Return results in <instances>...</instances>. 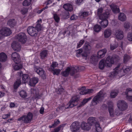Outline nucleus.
Returning <instances> with one entry per match:
<instances>
[{
	"mask_svg": "<svg viewBox=\"0 0 132 132\" xmlns=\"http://www.w3.org/2000/svg\"><path fill=\"white\" fill-rule=\"evenodd\" d=\"M7 58V55L5 53L3 52L0 53V61L2 62H5Z\"/></svg>",
	"mask_w": 132,
	"mask_h": 132,
	"instance_id": "c756f323",
	"label": "nucleus"
},
{
	"mask_svg": "<svg viewBox=\"0 0 132 132\" xmlns=\"http://www.w3.org/2000/svg\"><path fill=\"white\" fill-rule=\"evenodd\" d=\"M60 123V122L59 119H57L54 121V123L52 125L49 126V128H54L57 126Z\"/></svg>",
	"mask_w": 132,
	"mask_h": 132,
	"instance_id": "79ce46f5",
	"label": "nucleus"
},
{
	"mask_svg": "<svg viewBox=\"0 0 132 132\" xmlns=\"http://www.w3.org/2000/svg\"><path fill=\"white\" fill-rule=\"evenodd\" d=\"M10 116V113L7 114H3L2 116V119H5L7 118L8 117Z\"/></svg>",
	"mask_w": 132,
	"mask_h": 132,
	"instance_id": "e2e57ef3",
	"label": "nucleus"
},
{
	"mask_svg": "<svg viewBox=\"0 0 132 132\" xmlns=\"http://www.w3.org/2000/svg\"><path fill=\"white\" fill-rule=\"evenodd\" d=\"M39 79L37 77L32 78L30 79V81L28 82H29L30 85L32 86H34L38 82Z\"/></svg>",
	"mask_w": 132,
	"mask_h": 132,
	"instance_id": "4be33fe9",
	"label": "nucleus"
},
{
	"mask_svg": "<svg viewBox=\"0 0 132 132\" xmlns=\"http://www.w3.org/2000/svg\"><path fill=\"white\" fill-rule=\"evenodd\" d=\"M91 49V47L89 43L87 42H86L83 46V50L87 54L88 56V54L90 53Z\"/></svg>",
	"mask_w": 132,
	"mask_h": 132,
	"instance_id": "4468645a",
	"label": "nucleus"
},
{
	"mask_svg": "<svg viewBox=\"0 0 132 132\" xmlns=\"http://www.w3.org/2000/svg\"><path fill=\"white\" fill-rule=\"evenodd\" d=\"M77 71V70L73 66L68 67L64 71H62L61 73V75L63 76L67 77L70 74V76H73Z\"/></svg>",
	"mask_w": 132,
	"mask_h": 132,
	"instance_id": "f03ea898",
	"label": "nucleus"
},
{
	"mask_svg": "<svg viewBox=\"0 0 132 132\" xmlns=\"http://www.w3.org/2000/svg\"><path fill=\"white\" fill-rule=\"evenodd\" d=\"M30 78L27 74H24L22 75V80L23 83L28 82L30 81Z\"/></svg>",
	"mask_w": 132,
	"mask_h": 132,
	"instance_id": "7c9ffc66",
	"label": "nucleus"
},
{
	"mask_svg": "<svg viewBox=\"0 0 132 132\" xmlns=\"http://www.w3.org/2000/svg\"><path fill=\"white\" fill-rule=\"evenodd\" d=\"M64 90V89L62 86L60 85L57 89L56 90V91L58 94H62Z\"/></svg>",
	"mask_w": 132,
	"mask_h": 132,
	"instance_id": "58836bf2",
	"label": "nucleus"
},
{
	"mask_svg": "<svg viewBox=\"0 0 132 132\" xmlns=\"http://www.w3.org/2000/svg\"><path fill=\"white\" fill-rule=\"evenodd\" d=\"M62 127V125H60L57 127L55 128L54 130L51 131V132H59Z\"/></svg>",
	"mask_w": 132,
	"mask_h": 132,
	"instance_id": "bf43d9fd",
	"label": "nucleus"
},
{
	"mask_svg": "<svg viewBox=\"0 0 132 132\" xmlns=\"http://www.w3.org/2000/svg\"><path fill=\"white\" fill-rule=\"evenodd\" d=\"M16 64V65H15L14 67V69L15 70H18L20 69H21L22 68V64Z\"/></svg>",
	"mask_w": 132,
	"mask_h": 132,
	"instance_id": "de8ad7c7",
	"label": "nucleus"
},
{
	"mask_svg": "<svg viewBox=\"0 0 132 132\" xmlns=\"http://www.w3.org/2000/svg\"><path fill=\"white\" fill-rule=\"evenodd\" d=\"M15 38L22 44H25L27 39L26 34H19L15 36Z\"/></svg>",
	"mask_w": 132,
	"mask_h": 132,
	"instance_id": "423d86ee",
	"label": "nucleus"
},
{
	"mask_svg": "<svg viewBox=\"0 0 132 132\" xmlns=\"http://www.w3.org/2000/svg\"><path fill=\"white\" fill-rule=\"evenodd\" d=\"M80 126L78 122H73L70 126L71 130L73 132H76L78 130Z\"/></svg>",
	"mask_w": 132,
	"mask_h": 132,
	"instance_id": "ddd939ff",
	"label": "nucleus"
},
{
	"mask_svg": "<svg viewBox=\"0 0 132 132\" xmlns=\"http://www.w3.org/2000/svg\"><path fill=\"white\" fill-rule=\"evenodd\" d=\"M120 66V64H118L117 67L113 69V72H111L110 73V77H112L116 76L117 75L119 71V69Z\"/></svg>",
	"mask_w": 132,
	"mask_h": 132,
	"instance_id": "412c9836",
	"label": "nucleus"
},
{
	"mask_svg": "<svg viewBox=\"0 0 132 132\" xmlns=\"http://www.w3.org/2000/svg\"><path fill=\"white\" fill-rule=\"evenodd\" d=\"M106 51V49L105 48L101 50L98 51L97 55L98 58H101L105 56Z\"/></svg>",
	"mask_w": 132,
	"mask_h": 132,
	"instance_id": "dca6fc26",
	"label": "nucleus"
},
{
	"mask_svg": "<svg viewBox=\"0 0 132 132\" xmlns=\"http://www.w3.org/2000/svg\"><path fill=\"white\" fill-rule=\"evenodd\" d=\"M11 34H0V39H2L3 38V37L5 36H9Z\"/></svg>",
	"mask_w": 132,
	"mask_h": 132,
	"instance_id": "680f3d73",
	"label": "nucleus"
},
{
	"mask_svg": "<svg viewBox=\"0 0 132 132\" xmlns=\"http://www.w3.org/2000/svg\"><path fill=\"white\" fill-rule=\"evenodd\" d=\"M86 90L87 94L92 93L93 91V90L92 89H86Z\"/></svg>",
	"mask_w": 132,
	"mask_h": 132,
	"instance_id": "774afa93",
	"label": "nucleus"
},
{
	"mask_svg": "<svg viewBox=\"0 0 132 132\" xmlns=\"http://www.w3.org/2000/svg\"><path fill=\"white\" fill-rule=\"evenodd\" d=\"M31 0H25L22 3L23 5L26 7L28 6L31 3Z\"/></svg>",
	"mask_w": 132,
	"mask_h": 132,
	"instance_id": "a19ab883",
	"label": "nucleus"
},
{
	"mask_svg": "<svg viewBox=\"0 0 132 132\" xmlns=\"http://www.w3.org/2000/svg\"><path fill=\"white\" fill-rule=\"evenodd\" d=\"M112 10L114 13H117L120 12V10L118 6L116 5L112 4L110 6Z\"/></svg>",
	"mask_w": 132,
	"mask_h": 132,
	"instance_id": "5701e85b",
	"label": "nucleus"
},
{
	"mask_svg": "<svg viewBox=\"0 0 132 132\" xmlns=\"http://www.w3.org/2000/svg\"><path fill=\"white\" fill-rule=\"evenodd\" d=\"M34 70L40 76H43L44 74V71L43 69L38 67H35Z\"/></svg>",
	"mask_w": 132,
	"mask_h": 132,
	"instance_id": "b1692460",
	"label": "nucleus"
},
{
	"mask_svg": "<svg viewBox=\"0 0 132 132\" xmlns=\"http://www.w3.org/2000/svg\"><path fill=\"white\" fill-rule=\"evenodd\" d=\"M130 68L129 67H127L125 69H123V72L126 73H127V72L130 70Z\"/></svg>",
	"mask_w": 132,
	"mask_h": 132,
	"instance_id": "338daca9",
	"label": "nucleus"
},
{
	"mask_svg": "<svg viewBox=\"0 0 132 132\" xmlns=\"http://www.w3.org/2000/svg\"><path fill=\"white\" fill-rule=\"evenodd\" d=\"M78 89L79 90H81L79 93L80 94L83 95L87 94L86 90L85 87H79L78 88Z\"/></svg>",
	"mask_w": 132,
	"mask_h": 132,
	"instance_id": "4c0bfd02",
	"label": "nucleus"
},
{
	"mask_svg": "<svg viewBox=\"0 0 132 132\" xmlns=\"http://www.w3.org/2000/svg\"><path fill=\"white\" fill-rule=\"evenodd\" d=\"M53 18L55 21L57 23H58L60 20V18L58 15L56 14H53Z\"/></svg>",
	"mask_w": 132,
	"mask_h": 132,
	"instance_id": "8fccbe9b",
	"label": "nucleus"
},
{
	"mask_svg": "<svg viewBox=\"0 0 132 132\" xmlns=\"http://www.w3.org/2000/svg\"><path fill=\"white\" fill-rule=\"evenodd\" d=\"M33 114L30 112L28 113L27 115H24L20 117L18 119V121L22 120L23 122L26 123H30L32 119Z\"/></svg>",
	"mask_w": 132,
	"mask_h": 132,
	"instance_id": "39448f33",
	"label": "nucleus"
},
{
	"mask_svg": "<svg viewBox=\"0 0 132 132\" xmlns=\"http://www.w3.org/2000/svg\"><path fill=\"white\" fill-rule=\"evenodd\" d=\"M0 33H11L10 29L7 27H3L0 30Z\"/></svg>",
	"mask_w": 132,
	"mask_h": 132,
	"instance_id": "72a5a7b5",
	"label": "nucleus"
},
{
	"mask_svg": "<svg viewBox=\"0 0 132 132\" xmlns=\"http://www.w3.org/2000/svg\"><path fill=\"white\" fill-rule=\"evenodd\" d=\"M92 99V97H90L84 99L80 103V104L78 106V107H80L84 105L87 102L89 101Z\"/></svg>",
	"mask_w": 132,
	"mask_h": 132,
	"instance_id": "c9c22d12",
	"label": "nucleus"
},
{
	"mask_svg": "<svg viewBox=\"0 0 132 132\" xmlns=\"http://www.w3.org/2000/svg\"><path fill=\"white\" fill-rule=\"evenodd\" d=\"M130 56L128 55L127 54H125L123 57V62L125 63H126L130 59Z\"/></svg>",
	"mask_w": 132,
	"mask_h": 132,
	"instance_id": "49530a36",
	"label": "nucleus"
},
{
	"mask_svg": "<svg viewBox=\"0 0 132 132\" xmlns=\"http://www.w3.org/2000/svg\"><path fill=\"white\" fill-rule=\"evenodd\" d=\"M96 118L93 117H89L87 120L88 123L90 126L94 125L96 130L97 132H102V129L100 126L99 122L97 121L96 122Z\"/></svg>",
	"mask_w": 132,
	"mask_h": 132,
	"instance_id": "f257e3e1",
	"label": "nucleus"
},
{
	"mask_svg": "<svg viewBox=\"0 0 132 132\" xmlns=\"http://www.w3.org/2000/svg\"><path fill=\"white\" fill-rule=\"evenodd\" d=\"M48 54V51L46 50L42 51L40 54V59L42 60H44L47 57Z\"/></svg>",
	"mask_w": 132,
	"mask_h": 132,
	"instance_id": "393cba45",
	"label": "nucleus"
},
{
	"mask_svg": "<svg viewBox=\"0 0 132 132\" xmlns=\"http://www.w3.org/2000/svg\"><path fill=\"white\" fill-rule=\"evenodd\" d=\"M16 21L14 19H11L8 21L7 24V25L11 27L15 26Z\"/></svg>",
	"mask_w": 132,
	"mask_h": 132,
	"instance_id": "c85d7f7f",
	"label": "nucleus"
},
{
	"mask_svg": "<svg viewBox=\"0 0 132 132\" xmlns=\"http://www.w3.org/2000/svg\"><path fill=\"white\" fill-rule=\"evenodd\" d=\"M27 31L28 33H33L34 32H36L35 28L32 26L29 27L27 28Z\"/></svg>",
	"mask_w": 132,
	"mask_h": 132,
	"instance_id": "ea45409f",
	"label": "nucleus"
},
{
	"mask_svg": "<svg viewBox=\"0 0 132 132\" xmlns=\"http://www.w3.org/2000/svg\"><path fill=\"white\" fill-rule=\"evenodd\" d=\"M81 128L82 130L86 131H89L91 129L90 126L88 125V123L84 121L82 122Z\"/></svg>",
	"mask_w": 132,
	"mask_h": 132,
	"instance_id": "f3484780",
	"label": "nucleus"
},
{
	"mask_svg": "<svg viewBox=\"0 0 132 132\" xmlns=\"http://www.w3.org/2000/svg\"><path fill=\"white\" fill-rule=\"evenodd\" d=\"M85 41L84 39H82L80 40L79 42L77 43V48H78L80 47L84 43Z\"/></svg>",
	"mask_w": 132,
	"mask_h": 132,
	"instance_id": "6e6d98bb",
	"label": "nucleus"
},
{
	"mask_svg": "<svg viewBox=\"0 0 132 132\" xmlns=\"http://www.w3.org/2000/svg\"><path fill=\"white\" fill-rule=\"evenodd\" d=\"M118 18L121 21H124L126 19V15L123 13H120L118 15Z\"/></svg>",
	"mask_w": 132,
	"mask_h": 132,
	"instance_id": "e433bc0d",
	"label": "nucleus"
},
{
	"mask_svg": "<svg viewBox=\"0 0 132 132\" xmlns=\"http://www.w3.org/2000/svg\"><path fill=\"white\" fill-rule=\"evenodd\" d=\"M98 58L97 55H96L95 54H93L90 57V59L91 61H92L93 62H95L97 61Z\"/></svg>",
	"mask_w": 132,
	"mask_h": 132,
	"instance_id": "37998d69",
	"label": "nucleus"
},
{
	"mask_svg": "<svg viewBox=\"0 0 132 132\" xmlns=\"http://www.w3.org/2000/svg\"><path fill=\"white\" fill-rule=\"evenodd\" d=\"M21 84V81L20 79H18L16 80L13 85L14 92H16L17 89Z\"/></svg>",
	"mask_w": 132,
	"mask_h": 132,
	"instance_id": "a211bd4d",
	"label": "nucleus"
},
{
	"mask_svg": "<svg viewBox=\"0 0 132 132\" xmlns=\"http://www.w3.org/2000/svg\"><path fill=\"white\" fill-rule=\"evenodd\" d=\"M12 59L16 64H18L20 62V56L18 53L14 52L12 54Z\"/></svg>",
	"mask_w": 132,
	"mask_h": 132,
	"instance_id": "9d476101",
	"label": "nucleus"
},
{
	"mask_svg": "<svg viewBox=\"0 0 132 132\" xmlns=\"http://www.w3.org/2000/svg\"><path fill=\"white\" fill-rule=\"evenodd\" d=\"M103 10V9L102 7L98 9L97 14L99 16L101 14Z\"/></svg>",
	"mask_w": 132,
	"mask_h": 132,
	"instance_id": "0e129e2a",
	"label": "nucleus"
},
{
	"mask_svg": "<svg viewBox=\"0 0 132 132\" xmlns=\"http://www.w3.org/2000/svg\"><path fill=\"white\" fill-rule=\"evenodd\" d=\"M102 28L99 25L97 24L95 25L94 27V30L95 32H98Z\"/></svg>",
	"mask_w": 132,
	"mask_h": 132,
	"instance_id": "c03bdc74",
	"label": "nucleus"
},
{
	"mask_svg": "<svg viewBox=\"0 0 132 132\" xmlns=\"http://www.w3.org/2000/svg\"><path fill=\"white\" fill-rule=\"evenodd\" d=\"M42 22V20H38L37 22H36V26L34 27L36 29V32H39L41 31L42 30V27L40 23H41Z\"/></svg>",
	"mask_w": 132,
	"mask_h": 132,
	"instance_id": "cd10ccee",
	"label": "nucleus"
},
{
	"mask_svg": "<svg viewBox=\"0 0 132 132\" xmlns=\"http://www.w3.org/2000/svg\"><path fill=\"white\" fill-rule=\"evenodd\" d=\"M119 60V56L117 55H114L112 56H108L106 60V65L108 67H111L114 61L118 62Z\"/></svg>",
	"mask_w": 132,
	"mask_h": 132,
	"instance_id": "7ed1b4c3",
	"label": "nucleus"
},
{
	"mask_svg": "<svg viewBox=\"0 0 132 132\" xmlns=\"http://www.w3.org/2000/svg\"><path fill=\"white\" fill-rule=\"evenodd\" d=\"M88 12H81L80 13V15L81 17H85L88 16Z\"/></svg>",
	"mask_w": 132,
	"mask_h": 132,
	"instance_id": "5fc2aeb1",
	"label": "nucleus"
},
{
	"mask_svg": "<svg viewBox=\"0 0 132 132\" xmlns=\"http://www.w3.org/2000/svg\"><path fill=\"white\" fill-rule=\"evenodd\" d=\"M79 99V96L78 95H75L73 96L71 100L69 101V103L67 104L68 106H65V109L71 108L74 106V103L75 102H77Z\"/></svg>",
	"mask_w": 132,
	"mask_h": 132,
	"instance_id": "0eeeda50",
	"label": "nucleus"
},
{
	"mask_svg": "<svg viewBox=\"0 0 132 132\" xmlns=\"http://www.w3.org/2000/svg\"><path fill=\"white\" fill-rule=\"evenodd\" d=\"M28 10L27 7H24L21 10V12L22 14H25L28 12Z\"/></svg>",
	"mask_w": 132,
	"mask_h": 132,
	"instance_id": "13d9d810",
	"label": "nucleus"
},
{
	"mask_svg": "<svg viewBox=\"0 0 132 132\" xmlns=\"http://www.w3.org/2000/svg\"><path fill=\"white\" fill-rule=\"evenodd\" d=\"M63 18L65 19H68L69 17V14L67 11H65L63 15Z\"/></svg>",
	"mask_w": 132,
	"mask_h": 132,
	"instance_id": "09e8293b",
	"label": "nucleus"
},
{
	"mask_svg": "<svg viewBox=\"0 0 132 132\" xmlns=\"http://www.w3.org/2000/svg\"><path fill=\"white\" fill-rule=\"evenodd\" d=\"M63 7L65 9V11L71 12L73 10V7L72 5L70 4H65L63 6Z\"/></svg>",
	"mask_w": 132,
	"mask_h": 132,
	"instance_id": "bb28decb",
	"label": "nucleus"
},
{
	"mask_svg": "<svg viewBox=\"0 0 132 132\" xmlns=\"http://www.w3.org/2000/svg\"><path fill=\"white\" fill-rule=\"evenodd\" d=\"M125 93L127 100L132 102V89L129 88H127Z\"/></svg>",
	"mask_w": 132,
	"mask_h": 132,
	"instance_id": "f8f14e48",
	"label": "nucleus"
},
{
	"mask_svg": "<svg viewBox=\"0 0 132 132\" xmlns=\"http://www.w3.org/2000/svg\"><path fill=\"white\" fill-rule=\"evenodd\" d=\"M117 106L120 110L123 111L126 109L128 107V104L124 101L120 100L118 102Z\"/></svg>",
	"mask_w": 132,
	"mask_h": 132,
	"instance_id": "6e6552de",
	"label": "nucleus"
},
{
	"mask_svg": "<svg viewBox=\"0 0 132 132\" xmlns=\"http://www.w3.org/2000/svg\"><path fill=\"white\" fill-rule=\"evenodd\" d=\"M109 16V12H106L99 15V18L100 20L107 19L108 18Z\"/></svg>",
	"mask_w": 132,
	"mask_h": 132,
	"instance_id": "a878e982",
	"label": "nucleus"
},
{
	"mask_svg": "<svg viewBox=\"0 0 132 132\" xmlns=\"http://www.w3.org/2000/svg\"><path fill=\"white\" fill-rule=\"evenodd\" d=\"M127 38L129 41H132V34H128Z\"/></svg>",
	"mask_w": 132,
	"mask_h": 132,
	"instance_id": "69168bd1",
	"label": "nucleus"
},
{
	"mask_svg": "<svg viewBox=\"0 0 132 132\" xmlns=\"http://www.w3.org/2000/svg\"><path fill=\"white\" fill-rule=\"evenodd\" d=\"M21 84V81L20 79H18L16 80L13 85L14 92H16L17 89Z\"/></svg>",
	"mask_w": 132,
	"mask_h": 132,
	"instance_id": "6ab92c4d",
	"label": "nucleus"
},
{
	"mask_svg": "<svg viewBox=\"0 0 132 132\" xmlns=\"http://www.w3.org/2000/svg\"><path fill=\"white\" fill-rule=\"evenodd\" d=\"M21 84V81L20 79H18L16 80L13 85L14 92H16L17 89Z\"/></svg>",
	"mask_w": 132,
	"mask_h": 132,
	"instance_id": "aec40b11",
	"label": "nucleus"
},
{
	"mask_svg": "<svg viewBox=\"0 0 132 132\" xmlns=\"http://www.w3.org/2000/svg\"><path fill=\"white\" fill-rule=\"evenodd\" d=\"M108 110L111 117H113L114 116V109H113V103L110 101L108 102Z\"/></svg>",
	"mask_w": 132,
	"mask_h": 132,
	"instance_id": "2eb2a0df",
	"label": "nucleus"
},
{
	"mask_svg": "<svg viewBox=\"0 0 132 132\" xmlns=\"http://www.w3.org/2000/svg\"><path fill=\"white\" fill-rule=\"evenodd\" d=\"M76 56L79 57H82L83 58H86L87 57V54L85 52L82 48H80L76 51Z\"/></svg>",
	"mask_w": 132,
	"mask_h": 132,
	"instance_id": "1a4fd4ad",
	"label": "nucleus"
},
{
	"mask_svg": "<svg viewBox=\"0 0 132 132\" xmlns=\"http://www.w3.org/2000/svg\"><path fill=\"white\" fill-rule=\"evenodd\" d=\"M104 96L103 90H101L93 98L92 101V105H95L99 103V102L101 101L102 99L104 98Z\"/></svg>",
	"mask_w": 132,
	"mask_h": 132,
	"instance_id": "20e7f679",
	"label": "nucleus"
},
{
	"mask_svg": "<svg viewBox=\"0 0 132 132\" xmlns=\"http://www.w3.org/2000/svg\"><path fill=\"white\" fill-rule=\"evenodd\" d=\"M118 92H115L114 90H112L110 94V96L112 98H115L118 95Z\"/></svg>",
	"mask_w": 132,
	"mask_h": 132,
	"instance_id": "864d4df0",
	"label": "nucleus"
},
{
	"mask_svg": "<svg viewBox=\"0 0 132 132\" xmlns=\"http://www.w3.org/2000/svg\"><path fill=\"white\" fill-rule=\"evenodd\" d=\"M20 96L24 98L27 97V94L26 92L23 90L21 91L19 93Z\"/></svg>",
	"mask_w": 132,
	"mask_h": 132,
	"instance_id": "a18cd8bd",
	"label": "nucleus"
},
{
	"mask_svg": "<svg viewBox=\"0 0 132 132\" xmlns=\"http://www.w3.org/2000/svg\"><path fill=\"white\" fill-rule=\"evenodd\" d=\"M105 65L107 67H108L106 65V61H105V62L104 61V60H102L99 63V68L102 70H103V69H104Z\"/></svg>",
	"mask_w": 132,
	"mask_h": 132,
	"instance_id": "2f4dec72",
	"label": "nucleus"
},
{
	"mask_svg": "<svg viewBox=\"0 0 132 132\" xmlns=\"http://www.w3.org/2000/svg\"><path fill=\"white\" fill-rule=\"evenodd\" d=\"M52 72L54 75H58L60 73V70L59 69H54L53 71H50Z\"/></svg>",
	"mask_w": 132,
	"mask_h": 132,
	"instance_id": "3c124183",
	"label": "nucleus"
},
{
	"mask_svg": "<svg viewBox=\"0 0 132 132\" xmlns=\"http://www.w3.org/2000/svg\"><path fill=\"white\" fill-rule=\"evenodd\" d=\"M117 35H116V37L117 40H121L122 39L124 35L123 34H117Z\"/></svg>",
	"mask_w": 132,
	"mask_h": 132,
	"instance_id": "603ef678",
	"label": "nucleus"
},
{
	"mask_svg": "<svg viewBox=\"0 0 132 132\" xmlns=\"http://www.w3.org/2000/svg\"><path fill=\"white\" fill-rule=\"evenodd\" d=\"M11 47L15 51H19L21 50V46L19 43L16 41H13L11 44Z\"/></svg>",
	"mask_w": 132,
	"mask_h": 132,
	"instance_id": "9b49d317",
	"label": "nucleus"
},
{
	"mask_svg": "<svg viewBox=\"0 0 132 132\" xmlns=\"http://www.w3.org/2000/svg\"><path fill=\"white\" fill-rule=\"evenodd\" d=\"M101 20V21H100V23L101 26L104 27H107L108 24V20L107 19H105Z\"/></svg>",
	"mask_w": 132,
	"mask_h": 132,
	"instance_id": "f704fd0d",
	"label": "nucleus"
},
{
	"mask_svg": "<svg viewBox=\"0 0 132 132\" xmlns=\"http://www.w3.org/2000/svg\"><path fill=\"white\" fill-rule=\"evenodd\" d=\"M131 24L129 22H125L124 24V27L126 30L130 28Z\"/></svg>",
	"mask_w": 132,
	"mask_h": 132,
	"instance_id": "4d7b16f0",
	"label": "nucleus"
},
{
	"mask_svg": "<svg viewBox=\"0 0 132 132\" xmlns=\"http://www.w3.org/2000/svg\"><path fill=\"white\" fill-rule=\"evenodd\" d=\"M118 45L114 44L113 45H110V48L111 50H113L116 48H117L118 46Z\"/></svg>",
	"mask_w": 132,
	"mask_h": 132,
	"instance_id": "052dcab7",
	"label": "nucleus"
},
{
	"mask_svg": "<svg viewBox=\"0 0 132 132\" xmlns=\"http://www.w3.org/2000/svg\"><path fill=\"white\" fill-rule=\"evenodd\" d=\"M58 64L57 62H53L50 67L48 68V70L49 71H53V69L57 67Z\"/></svg>",
	"mask_w": 132,
	"mask_h": 132,
	"instance_id": "473e14b6",
	"label": "nucleus"
}]
</instances>
